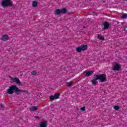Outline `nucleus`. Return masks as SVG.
Wrapping results in <instances>:
<instances>
[{"instance_id":"nucleus-10","label":"nucleus","mask_w":127,"mask_h":127,"mask_svg":"<svg viewBox=\"0 0 127 127\" xmlns=\"http://www.w3.org/2000/svg\"><path fill=\"white\" fill-rule=\"evenodd\" d=\"M80 47L81 48L82 51H85V50H87L88 49V46H87V45H82Z\"/></svg>"},{"instance_id":"nucleus-26","label":"nucleus","mask_w":127,"mask_h":127,"mask_svg":"<svg viewBox=\"0 0 127 127\" xmlns=\"http://www.w3.org/2000/svg\"><path fill=\"white\" fill-rule=\"evenodd\" d=\"M85 107H82V108H81V111H82L83 112H84V111H85Z\"/></svg>"},{"instance_id":"nucleus-8","label":"nucleus","mask_w":127,"mask_h":127,"mask_svg":"<svg viewBox=\"0 0 127 127\" xmlns=\"http://www.w3.org/2000/svg\"><path fill=\"white\" fill-rule=\"evenodd\" d=\"M40 127H47V122L44 121L40 124Z\"/></svg>"},{"instance_id":"nucleus-14","label":"nucleus","mask_w":127,"mask_h":127,"mask_svg":"<svg viewBox=\"0 0 127 127\" xmlns=\"http://www.w3.org/2000/svg\"><path fill=\"white\" fill-rule=\"evenodd\" d=\"M60 13H61V9H57V10H56L55 14H57V15H58L59 14H60Z\"/></svg>"},{"instance_id":"nucleus-27","label":"nucleus","mask_w":127,"mask_h":127,"mask_svg":"<svg viewBox=\"0 0 127 127\" xmlns=\"http://www.w3.org/2000/svg\"><path fill=\"white\" fill-rule=\"evenodd\" d=\"M35 119H39V117L36 116V117H35Z\"/></svg>"},{"instance_id":"nucleus-17","label":"nucleus","mask_w":127,"mask_h":127,"mask_svg":"<svg viewBox=\"0 0 127 127\" xmlns=\"http://www.w3.org/2000/svg\"><path fill=\"white\" fill-rule=\"evenodd\" d=\"M60 96V94L59 93H56L54 96L55 97V99H58L59 98V96Z\"/></svg>"},{"instance_id":"nucleus-11","label":"nucleus","mask_w":127,"mask_h":127,"mask_svg":"<svg viewBox=\"0 0 127 127\" xmlns=\"http://www.w3.org/2000/svg\"><path fill=\"white\" fill-rule=\"evenodd\" d=\"M94 73V71L90 70L89 72H87L86 74L85 75V77H89L92 75Z\"/></svg>"},{"instance_id":"nucleus-24","label":"nucleus","mask_w":127,"mask_h":127,"mask_svg":"<svg viewBox=\"0 0 127 127\" xmlns=\"http://www.w3.org/2000/svg\"><path fill=\"white\" fill-rule=\"evenodd\" d=\"M31 75H36L37 74V72H36V71H33L31 72Z\"/></svg>"},{"instance_id":"nucleus-20","label":"nucleus","mask_w":127,"mask_h":127,"mask_svg":"<svg viewBox=\"0 0 127 127\" xmlns=\"http://www.w3.org/2000/svg\"><path fill=\"white\" fill-rule=\"evenodd\" d=\"M50 100H51V101H54V100H56V99H55V96H50Z\"/></svg>"},{"instance_id":"nucleus-6","label":"nucleus","mask_w":127,"mask_h":127,"mask_svg":"<svg viewBox=\"0 0 127 127\" xmlns=\"http://www.w3.org/2000/svg\"><path fill=\"white\" fill-rule=\"evenodd\" d=\"M0 40L2 41H6L8 40V36L7 35H3L1 37Z\"/></svg>"},{"instance_id":"nucleus-7","label":"nucleus","mask_w":127,"mask_h":127,"mask_svg":"<svg viewBox=\"0 0 127 127\" xmlns=\"http://www.w3.org/2000/svg\"><path fill=\"white\" fill-rule=\"evenodd\" d=\"M12 82H14V83H16L17 85H20V81H19V79L14 78H12Z\"/></svg>"},{"instance_id":"nucleus-18","label":"nucleus","mask_w":127,"mask_h":127,"mask_svg":"<svg viewBox=\"0 0 127 127\" xmlns=\"http://www.w3.org/2000/svg\"><path fill=\"white\" fill-rule=\"evenodd\" d=\"M83 51L82 50V48L80 47H78L76 48V51L77 52H81V51Z\"/></svg>"},{"instance_id":"nucleus-28","label":"nucleus","mask_w":127,"mask_h":127,"mask_svg":"<svg viewBox=\"0 0 127 127\" xmlns=\"http://www.w3.org/2000/svg\"><path fill=\"white\" fill-rule=\"evenodd\" d=\"M124 1H127V0H123Z\"/></svg>"},{"instance_id":"nucleus-3","label":"nucleus","mask_w":127,"mask_h":127,"mask_svg":"<svg viewBox=\"0 0 127 127\" xmlns=\"http://www.w3.org/2000/svg\"><path fill=\"white\" fill-rule=\"evenodd\" d=\"M2 5L4 6H12V1L11 0H3L1 2Z\"/></svg>"},{"instance_id":"nucleus-22","label":"nucleus","mask_w":127,"mask_h":127,"mask_svg":"<svg viewBox=\"0 0 127 127\" xmlns=\"http://www.w3.org/2000/svg\"><path fill=\"white\" fill-rule=\"evenodd\" d=\"M19 91H18L17 94H18V93H25V92H26V91L25 90H20L19 89Z\"/></svg>"},{"instance_id":"nucleus-2","label":"nucleus","mask_w":127,"mask_h":127,"mask_svg":"<svg viewBox=\"0 0 127 127\" xmlns=\"http://www.w3.org/2000/svg\"><path fill=\"white\" fill-rule=\"evenodd\" d=\"M96 76H97L99 82H100L101 83H103L107 81V75L106 74H101L100 75L96 74Z\"/></svg>"},{"instance_id":"nucleus-5","label":"nucleus","mask_w":127,"mask_h":127,"mask_svg":"<svg viewBox=\"0 0 127 127\" xmlns=\"http://www.w3.org/2000/svg\"><path fill=\"white\" fill-rule=\"evenodd\" d=\"M98 80H99V78H98V76H97V74H96L94 75L93 79L91 80L92 85H97V84H98Z\"/></svg>"},{"instance_id":"nucleus-12","label":"nucleus","mask_w":127,"mask_h":127,"mask_svg":"<svg viewBox=\"0 0 127 127\" xmlns=\"http://www.w3.org/2000/svg\"><path fill=\"white\" fill-rule=\"evenodd\" d=\"M38 2H37V1H33L32 3V5L33 7H36V6H37V4H38Z\"/></svg>"},{"instance_id":"nucleus-16","label":"nucleus","mask_w":127,"mask_h":127,"mask_svg":"<svg viewBox=\"0 0 127 127\" xmlns=\"http://www.w3.org/2000/svg\"><path fill=\"white\" fill-rule=\"evenodd\" d=\"M97 37H98V39H100V40H104V39H105V38L104 37V36H103L101 35H98L97 36Z\"/></svg>"},{"instance_id":"nucleus-25","label":"nucleus","mask_w":127,"mask_h":127,"mask_svg":"<svg viewBox=\"0 0 127 127\" xmlns=\"http://www.w3.org/2000/svg\"><path fill=\"white\" fill-rule=\"evenodd\" d=\"M4 108V106H3V105L0 104V110H2Z\"/></svg>"},{"instance_id":"nucleus-9","label":"nucleus","mask_w":127,"mask_h":127,"mask_svg":"<svg viewBox=\"0 0 127 127\" xmlns=\"http://www.w3.org/2000/svg\"><path fill=\"white\" fill-rule=\"evenodd\" d=\"M103 26L104 29H108V28H109V26H110V23L108 22H105L103 23Z\"/></svg>"},{"instance_id":"nucleus-23","label":"nucleus","mask_w":127,"mask_h":127,"mask_svg":"<svg viewBox=\"0 0 127 127\" xmlns=\"http://www.w3.org/2000/svg\"><path fill=\"white\" fill-rule=\"evenodd\" d=\"M122 18H123L124 19H126V18H127V14H125V15H123L122 16Z\"/></svg>"},{"instance_id":"nucleus-13","label":"nucleus","mask_w":127,"mask_h":127,"mask_svg":"<svg viewBox=\"0 0 127 127\" xmlns=\"http://www.w3.org/2000/svg\"><path fill=\"white\" fill-rule=\"evenodd\" d=\"M65 12H67V9H66L65 8L61 9V13H65Z\"/></svg>"},{"instance_id":"nucleus-29","label":"nucleus","mask_w":127,"mask_h":127,"mask_svg":"<svg viewBox=\"0 0 127 127\" xmlns=\"http://www.w3.org/2000/svg\"><path fill=\"white\" fill-rule=\"evenodd\" d=\"M126 28H127V27H126V28L124 29L125 31H126Z\"/></svg>"},{"instance_id":"nucleus-19","label":"nucleus","mask_w":127,"mask_h":127,"mask_svg":"<svg viewBox=\"0 0 127 127\" xmlns=\"http://www.w3.org/2000/svg\"><path fill=\"white\" fill-rule=\"evenodd\" d=\"M72 84H73V83H72V82L66 83V85L67 87H71V86H72Z\"/></svg>"},{"instance_id":"nucleus-15","label":"nucleus","mask_w":127,"mask_h":127,"mask_svg":"<svg viewBox=\"0 0 127 127\" xmlns=\"http://www.w3.org/2000/svg\"><path fill=\"white\" fill-rule=\"evenodd\" d=\"M30 111H37V106H33L30 108Z\"/></svg>"},{"instance_id":"nucleus-4","label":"nucleus","mask_w":127,"mask_h":127,"mask_svg":"<svg viewBox=\"0 0 127 127\" xmlns=\"http://www.w3.org/2000/svg\"><path fill=\"white\" fill-rule=\"evenodd\" d=\"M121 68H122V65L120 64L117 63L114 64L113 69L114 71H119V70H121Z\"/></svg>"},{"instance_id":"nucleus-21","label":"nucleus","mask_w":127,"mask_h":127,"mask_svg":"<svg viewBox=\"0 0 127 127\" xmlns=\"http://www.w3.org/2000/svg\"><path fill=\"white\" fill-rule=\"evenodd\" d=\"M114 110H116V111H118V110H119L120 109V106H115L114 107Z\"/></svg>"},{"instance_id":"nucleus-1","label":"nucleus","mask_w":127,"mask_h":127,"mask_svg":"<svg viewBox=\"0 0 127 127\" xmlns=\"http://www.w3.org/2000/svg\"><path fill=\"white\" fill-rule=\"evenodd\" d=\"M14 91L15 93H17L19 92V88H18L15 85H11L9 88L6 91V93L8 94L9 95H12L13 93H14Z\"/></svg>"}]
</instances>
